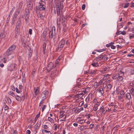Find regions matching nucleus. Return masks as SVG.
I'll return each instance as SVG.
<instances>
[{
  "instance_id": "nucleus-16",
  "label": "nucleus",
  "mask_w": 134,
  "mask_h": 134,
  "mask_svg": "<svg viewBox=\"0 0 134 134\" xmlns=\"http://www.w3.org/2000/svg\"><path fill=\"white\" fill-rule=\"evenodd\" d=\"M41 125V121L38 123L37 122V123L35 126V130H37L38 129L39 127Z\"/></svg>"
},
{
  "instance_id": "nucleus-26",
  "label": "nucleus",
  "mask_w": 134,
  "mask_h": 134,
  "mask_svg": "<svg viewBox=\"0 0 134 134\" xmlns=\"http://www.w3.org/2000/svg\"><path fill=\"white\" fill-rule=\"evenodd\" d=\"M47 35V33L46 31H44L42 35V37L44 38H45Z\"/></svg>"
},
{
  "instance_id": "nucleus-4",
  "label": "nucleus",
  "mask_w": 134,
  "mask_h": 134,
  "mask_svg": "<svg viewBox=\"0 0 134 134\" xmlns=\"http://www.w3.org/2000/svg\"><path fill=\"white\" fill-rule=\"evenodd\" d=\"M58 4L57 5V15H60V17H62V15L61 13H62V11L63 10V8H62V6H61L60 7H59V3H58Z\"/></svg>"
},
{
  "instance_id": "nucleus-20",
  "label": "nucleus",
  "mask_w": 134,
  "mask_h": 134,
  "mask_svg": "<svg viewBox=\"0 0 134 134\" xmlns=\"http://www.w3.org/2000/svg\"><path fill=\"white\" fill-rule=\"evenodd\" d=\"M98 91L102 95L104 93V91L103 89L102 88H100L98 90Z\"/></svg>"
},
{
  "instance_id": "nucleus-12",
  "label": "nucleus",
  "mask_w": 134,
  "mask_h": 134,
  "mask_svg": "<svg viewBox=\"0 0 134 134\" xmlns=\"http://www.w3.org/2000/svg\"><path fill=\"white\" fill-rule=\"evenodd\" d=\"M99 111L100 112H101L102 113L104 114L107 112V110L102 106L100 108Z\"/></svg>"
},
{
  "instance_id": "nucleus-37",
  "label": "nucleus",
  "mask_w": 134,
  "mask_h": 134,
  "mask_svg": "<svg viewBox=\"0 0 134 134\" xmlns=\"http://www.w3.org/2000/svg\"><path fill=\"white\" fill-rule=\"evenodd\" d=\"M19 29H20L18 27L17 28H16V32H15L16 34H17L18 35H19Z\"/></svg>"
},
{
  "instance_id": "nucleus-2",
  "label": "nucleus",
  "mask_w": 134,
  "mask_h": 134,
  "mask_svg": "<svg viewBox=\"0 0 134 134\" xmlns=\"http://www.w3.org/2000/svg\"><path fill=\"white\" fill-rule=\"evenodd\" d=\"M124 75V73L120 71L119 73L113 75L112 78L113 79H116L118 81H121L123 79L122 76Z\"/></svg>"
},
{
  "instance_id": "nucleus-38",
  "label": "nucleus",
  "mask_w": 134,
  "mask_h": 134,
  "mask_svg": "<svg viewBox=\"0 0 134 134\" xmlns=\"http://www.w3.org/2000/svg\"><path fill=\"white\" fill-rule=\"evenodd\" d=\"M109 70V68L105 67L103 68L102 71H107Z\"/></svg>"
},
{
  "instance_id": "nucleus-34",
  "label": "nucleus",
  "mask_w": 134,
  "mask_h": 134,
  "mask_svg": "<svg viewBox=\"0 0 134 134\" xmlns=\"http://www.w3.org/2000/svg\"><path fill=\"white\" fill-rule=\"evenodd\" d=\"M62 17H60V18L59 19V20H58V18L57 19V25L58 26H59L60 25V20L62 18Z\"/></svg>"
},
{
  "instance_id": "nucleus-64",
  "label": "nucleus",
  "mask_w": 134,
  "mask_h": 134,
  "mask_svg": "<svg viewBox=\"0 0 134 134\" xmlns=\"http://www.w3.org/2000/svg\"><path fill=\"white\" fill-rule=\"evenodd\" d=\"M131 75H133L134 74V70H131L130 72Z\"/></svg>"
},
{
  "instance_id": "nucleus-40",
  "label": "nucleus",
  "mask_w": 134,
  "mask_h": 134,
  "mask_svg": "<svg viewBox=\"0 0 134 134\" xmlns=\"http://www.w3.org/2000/svg\"><path fill=\"white\" fill-rule=\"evenodd\" d=\"M133 38H134V34H130L129 35V39H131Z\"/></svg>"
},
{
  "instance_id": "nucleus-23",
  "label": "nucleus",
  "mask_w": 134,
  "mask_h": 134,
  "mask_svg": "<svg viewBox=\"0 0 134 134\" xmlns=\"http://www.w3.org/2000/svg\"><path fill=\"white\" fill-rule=\"evenodd\" d=\"M38 8L40 10L42 11L44 10L45 9V6H43L41 5H39L38 6Z\"/></svg>"
},
{
  "instance_id": "nucleus-61",
  "label": "nucleus",
  "mask_w": 134,
  "mask_h": 134,
  "mask_svg": "<svg viewBox=\"0 0 134 134\" xmlns=\"http://www.w3.org/2000/svg\"><path fill=\"white\" fill-rule=\"evenodd\" d=\"M11 87L12 90L13 91H15V89L14 87L13 86H11Z\"/></svg>"
},
{
  "instance_id": "nucleus-44",
  "label": "nucleus",
  "mask_w": 134,
  "mask_h": 134,
  "mask_svg": "<svg viewBox=\"0 0 134 134\" xmlns=\"http://www.w3.org/2000/svg\"><path fill=\"white\" fill-rule=\"evenodd\" d=\"M15 90H16V92L18 93H20L21 92H22V91H20V90H19V89H18V88H16Z\"/></svg>"
},
{
  "instance_id": "nucleus-33",
  "label": "nucleus",
  "mask_w": 134,
  "mask_h": 134,
  "mask_svg": "<svg viewBox=\"0 0 134 134\" xmlns=\"http://www.w3.org/2000/svg\"><path fill=\"white\" fill-rule=\"evenodd\" d=\"M112 87L111 85L110 84H109L107 86V88L108 90H111Z\"/></svg>"
},
{
  "instance_id": "nucleus-60",
  "label": "nucleus",
  "mask_w": 134,
  "mask_h": 134,
  "mask_svg": "<svg viewBox=\"0 0 134 134\" xmlns=\"http://www.w3.org/2000/svg\"><path fill=\"white\" fill-rule=\"evenodd\" d=\"M83 103L84 102H83L82 101L79 104V106H82L83 104Z\"/></svg>"
},
{
  "instance_id": "nucleus-18",
  "label": "nucleus",
  "mask_w": 134,
  "mask_h": 134,
  "mask_svg": "<svg viewBox=\"0 0 134 134\" xmlns=\"http://www.w3.org/2000/svg\"><path fill=\"white\" fill-rule=\"evenodd\" d=\"M21 22L20 19H18V21L16 24V28H17L18 27H19L20 29V25L21 24Z\"/></svg>"
},
{
  "instance_id": "nucleus-30",
  "label": "nucleus",
  "mask_w": 134,
  "mask_h": 134,
  "mask_svg": "<svg viewBox=\"0 0 134 134\" xmlns=\"http://www.w3.org/2000/svg\"><path fill=\"white\" fill-rule=\"evenodd\" d=\"M60 116L59 117V118L60 119L63 118V116H64V114L63 112L62 111H60Z\"/></svg>"
},
{
  "instance_id": "nucleus-47",
  "label": "nucleus",
  "mask_w": 134,
  "mask_h": 134,
  "mask_svg": "<svg viewBox=\"0 0 134 134\" xmlns=\"http://www.w3.org/2000/svg\"><path fill=\"white\" fill-rule=\"evenodd\" d=\"M105 51V49H99V50H96V51L98 52H101L103 51Z\"/></svg>"
},
{
  "instance_id": "nucleus-48",
  "label": "nucleus",
  "mask_w": 134,
  "mask_h": 134,
  "mask_svg": "<svg viewBox=\"0 0 134 134\" xmlns=\"http://www.w3.org/2000/svg\"><path fill=\"white\" fill-rule=\"evenodd\" d=\"M98 109V107L97 106H95L93 108V110L95 111H96Z\"/></svg>"
},
{
  "instance_id": "nucleus-42",
  "label": "nucleus",
  "mask_w": 134,
  "mask_h": 134,
  "mask_svg": "<svg viewBox=\"0 0 134 134\" xmlns=\"http://www.w3.org/2000/svg\"><path fill=\"white\" fill-rule=\"evenodd\" d=\"M8 94H9L12 95L13 97H14L15 96V94L12 91L9 92L8 93Z\"/></svg>"
},
{
  "instance_id": "nucleus-5",
  "label": "nucleus",
  "mask_w": 134,
  "mask_h": 134,
  "mask_svg": "<svg viewBox=\"0 0 134 134\" xmlns=\"http://www.w3.org/2000/svg\"><path fill=\"white\" fill-rule=\"evenodd\" d=\"M55 67L54 66L52 62H49L48 65L46 70L48 72H49Z\"/></svg>"
},
{
  "instance_id": "nucleus-62",
  "label": "nucleus",
  "mask_w": 134,
  "mask_h": 134,
  "mask_svg": "<svg viewBox=\"0 0 134 134\" xmlns=\"http://www.w3.org/2000/svg\"><path fill=\"white\" fill-rule=\"evenodd\" d=\"M121 34L122 35H125L126 33L125 31H121Z\"/></svg>"
},
{
  "instance_id": "nucleus-11",
  "label": "nucleus",
  "mask_w": 134,
  "mask_h": 134,
  "mask_svg": "<svg viewBox=\"0 0 134 134\" xmlns=\"http://www.w3.org/2000/svg\"><path fill=\"white\" fill-rule=\"evenodd\" d=\"M83 95V94H78L77 93L75 96V98H78L79 99L81 98V99H83V98L82 97Z\"/></svg>"
},
{
  "instance_id": "nucleus-1",
  "label": "nucleus",
  "mask_w": 134,
  "mask_h": 134,
  "mask_svg": "<svg viewBox=\"0 0 134 134\" xmlns=\"http://www.w3.org/2000/svg\"><path fill=\"white\" fill-rule=\"evenodd\" d=\"M70 42V41L69 40H67L66 41L64 39H62L59 43L58 50H61L64 47L66 48L69 46Z\"/></svg>"
},
{
  "instance_id": "nucleus-28",
  "label": "nucleus",
  "mask_w": 134,
  "mask_h": 134,
  "mask_svg": "<svg viewBox=\"0 0 134 134\" xmlns=\"http://www.w3.org/2000/svg\"><path fill=\"white\" fill-rule=\"evenodd\" d=\"M91 65L94 67H97L99 65L97 62H93L91 63Z\"/></svg>"
},
{
  "instance_id": "nucleus-35",
  "label": "nucleus",
  "mask_w": 134,
  "mask_h": 134,
  "mask_svg": "<svg viewBox=\"0 0 134 134\" xmlns=\"http://www.w3.org/2000/svg\"><path fill=\"white\" fill-rule=\"evenodd\" d=\"M40 5L41 6H45L44 5V2L42 1V0L40 1L39 2Z\"/></svg>"
},
{
  "instance_id": "nucleus-10",
  "label": "nucleus",
  "mask_w": 134,
  "mask_h": 134,
  "mask_svg": "<svg viewBox=\"0 0 134 134\" xmlns=\"http://www.w3.org/2000/svg\"><path fill=\"white\" fill-rule=\"evenodd\" d=\"M89 88L88 87L86 89H84L82 88V90L81 91H79L76 92V93H78V94H82L83 93V95H85L87 92L86 91Z\"/></svg>"
},
{
  "instance_id": "nucleus-56",
  "label": "nucleus",
  "mask_w": 134,
  "mask_h": 134,
  "mask_svg": "<svg viewBox=\"0 0 134 134\" xmlns=\"http://www.w3.org/2000/svg\"><path fill=\"white\" fill-rule=\"evenodd\" d=\"M85 122V120L84 119H81L80 122H79V123L80 124H82Z\"/></svg>"
},
{
  "instance_id": "nucleus-15",
  "label": "nucleus",
  "mask_w": 134,
  "mask_h": 134,
  "mask_svg": "<svg viewBox=\"0 0 134 134\" xmlns=\"http://www.w3.org/2000/svg\"><path fill=\"white\" fill-rule=\"evenodd\" d=\"M16 47V45H14V44H13L12 46H11L8 48V49H9L10 50H11V51L13 52V51L15 49Z\"/></svg>"
},
{
  "instance_id": "nucleus-46",
  "label": "nucleus",
  "mask_w": 134,
  "mask_h": 134,
  "mask_svg": "<svg viewBox=\"0 0 134 134\" xmlns=\"http://www.w3.org/2000/svg\"><path fill=\"white\" fill-rule=\"evenodd\" d=\"M89 98V99H92L93 96V94L92 93H90L88 95Z\"/></svg>"
},
{
  "instance_id": "nucleus-6",
  "label": "nucleus",
  "mask_w": 134,
  "mask_h": 134,
  "mask_svg": "<svg viewBox=\"0 0 134 134\" xmlns=\"http://www.w3.org/2000/svg\"><path fill=\"white\" fill-rule=\"evenodd\" d=\"M82 86L80 84H77L72 89V91L75 92L76 91H79L80 90H81Z\"/></svg>"
},
{
  "instance_id": "nucleus-13",
  "label": "nucleus",
  "mask_w": 134,
  "mask_h": 134,
  "mask_svg": "<svg viewBox=\"0 0 134 134\" xmlns=\"http://www.w3.org/2000/svg\"><path fill=\"white\" fill-rule=\"evenodd\" d=\"M13 52L10 50L9 49H8L6 53V56L8 58V57L9 55L12 54V53Z\"/></svg>"
},
{
  "instance_id": "nucleus-7",
  "label": "nucleus",
  "mask_w": 134,
  "mask_h": 134,
  "mask_svg": "<svg viewBox=\"0 0 134 134\" xmlns=\"http://www.w3.org/2000/svg\"><path fill=\"white\" fill-rule=\"evenodd\" d=\"M22 94L20 96L17 95L16 96V99L18 101H20L21 100L24 101L25 99V94L24 92H22Z\"/></svg>"
},
{
  "instance_id": "nucleus-29",
  "label": "nucleus",
  "mask_w": 134,
  "mask_h": 134,
  "mask_svg": "<svg viewBox=\"0 0 134 134\" xmlns=\"http://www.w3.org/2000/svg\"><path fill=\"white\" fill-rule=\"evenodd\" d=\"M46 45V43H44L43 44V53L44 54L45 53Z\"/></svg>"
},
{
  "instance_id": "nucleus-53",
  "label": "nucleus",
  "mask_w": 134,
  "mask_h": 134,
  "mask_svg": "<svg viewBox=\"0 0 134 134\" xmlns=\"http://www.w3.org/2000/svg\"><path fill=\"white\" fill-rule=\"evenodd\" d=\"M22 44L24 45L25 46L26 44V42L25 40H23L22 42Z\"/></svg>"
},
{
  "instance_id": "nucleus-52",
  "label": "nucleus",
  "mask_w": 134,
  "mask_h": 134,
  "mask_svg": "<svg viewBox=\"0 0 134 134\" xmlns=\"http://www.w3.org/2000/svg\"><path fill=\"white\" fill-rule=\"evenodd\" d=\"M107 82L105 81L104 83H103V87L104 88H105L106 86H107Z\"/></svg>"
},
{
  "instance_id": "nucleus-50",
  "label": "nucleus",
  "mask_w": 134,
  "mask_h": 134,
  "mask_svg": "<svg viewBox=\"0 0 134 134\" xmlns=\"http://www.w3.org/2000/svg\"><path fill=\"white\" fill-rule=\"evenodd\" d=\"M129 3H126L125 5L124 6V8H126L129 5Z\"/></svg>"
},
{
  "instance_id": "nucleus-45",
  "label": "nucleus",
  "mask_w": 134,
  "mask_h": 134,
  "mask_svg": "<svg viewBox=\"0 0 134 134\" xmlns=\"http://www.w3.org/2000/svg\"><path fill=\"white\" fill-rule=\"evenodd\" d=\"M59 61H58V59H57L55 62V67H56V66L59 63Z\"/></svg>"
},
{
  "instance_id": "nucleus-41",
  "label": "nucleus",
  "mask_w": 134,
  "mask_h": 134,
  "mask_svg": "<svg viewBox=\"0 0 134 134\" xmlns=\"http://www.w3.org/2000/svg\"><path fill=\"white\" fill-rule=\"evenodd\" d=\"M15 9V7H13L12 10L10 11V14H12L14 12Z\"/></svg>"
},
{
  "instance_id": "nucleus-51",
  "label": "nucleus",
  "mask_w": 134,
  "mask_h": 134,
  "mask_svg": "<svg viewBox=\"0 0 134 134\" xmlns=\"http://www.w3.org/2000/svg\"><path fill=\"white\" fill-rule=\"evenodd\" d=\"M37 16L39 18H42L43 17V15L41 14L38 13L37 14Z\"/></svg>"
},
{
  "instance_id": "nucleus-17",
  "label": "nucleus",
  "mask_w": 134,
  "mask_h": 134,
  "mask_svg": "<svg viewBox=\"0 0 134 134\" xmlns=\"http://www.w3.org/2000/svg\"><path fill=\"white\" fill-rule=\"evenodd\" d=\"M28 4V8L30 10H32V5L31 2H29Z\"/></svg>"
},
{
  "instance_id": "nucleus-39",
  "label": "nucleus",
  "mask_w": 134,
  "mask_h": 134,
  "mask_svg": "<svg viewBox=\"0 0 134 134\" xmlns=\"http://www.w3.org/2000/svg\"><path fill=\"white\" fill-rule=\"evenodd\" d=\"M5 110H7L9 109V107L6 105H4L3 106Z\"/></svg>"
},
{
  "instance_id": "nucleus-57",
  "label": "nucleus",
  "mask_w": 134,
  "mask_h": 134,
  "mask_svg": "<svg viewBox=\"0 0 134 134\" xmlns=\"http://www.w3.org/2000/svg\"><path fill=\"white\" fill-rule=\"evenodd\" d=\"M85 4H83L82 5V9L83 10L85 9Z\"/></svg>"
},
{
  "instance_id": "nucleus-19",
  "label": "nucleus",
  "mask_w": 134,
  "mask_h": 134,
  "mask_svg": "<svg viewBox=\"0 0 134 134\" xmlns=\"http://www.w3.org/2000/svg\"><path fill=\"white\" fill-rule=\"evenodd\" d=\"M126 98L129 100H130L131 98L130 94L128 92L126 94Z\"/></svg>"
},
{
  "instance_id": "nucleus-54",
  "label": "nucleus",
  "mask_w": 134,
  "mask_h": 134,
  "mask_svg": "<svg viewBox=\"0 0 134 134\" xmlns=\"http://www.w3.org/2000/svg\"><path fill=\"white\" fill-rule=\"evenodd\" d=\"M62 24L63 26V27L64 28L66 26V24H65V23L64 21H63L62 22Z\"/></svg>"
},
{
  "instance_id": "nucleus-21",
  "label": "nucleus",
  "mask_w": 134,
  "mask_h": 134,
  "mask_svg": "<svg viewBox=\"0 0 134 134\" xmlns=\"http://www.w3.org/2000/svg\"><path fill=\"white\" fill-rule=\"evenodd\" d=\"M96 71L92 70H89L88 71V73L90 74L95 75L96 73Z\"/></svg>"
},
{
  "instance_id": "nucleus-8",
  "label": "nucleus",
  "mask_w": 134,
  "mask_h": 134,
  "mask_svg": "<svg viewBox=\"0 0 134 134\" xmlns=\"http://www.w3.org/2000/svg\"><path fill=\"white\" fill-rule=\"evenodd\" d=\"M49 94V92L47 91H45L43 92L41 94V96L43 100H44L47 97Z\"/></svg>"
},
{
  "instance_id": "nucleus-36",
  "label": "nucleus",
  "mask_w": 134,
  "mask_h": 134,
  "mask_svg": "<svg viewBox=\"0 0 134 134\" xmlns=\"http://www.w3.org/2000/svg\"><path fill=\"white\" fill-rule=\"evenodd\" d=\"M48 120L49 121L51 122L52 123H54V120L50 117H49L48 118Z\"/></svg>"
},
{
  "instance_id": "nucleus-43",
  "label": "nucleus",
  "mask_w": 134,
  "mask_h": 134,
  "mask_svg": "<svg viewBox=\"0 0 134 134\" xmlns=\"http://www.w3.org/2000/svg\"><path fill=\"white\" fill-rule=\"evenodd\" d=\"M74 112L75 113H77L78 112H80L79 108H76L74 111Z\"/></svg>"
},
{
  "instance_id": "nucleus-27",
  "label": "nucleus",
  "mask_w": 134,
  "mask_h": 134,
  "mask_svg": "<svg viewBox=\"0 0 134 134\" xmlns=\"http://www.w3.org/2000/svg\"><path fill=\"white\" fill-rule=\"evenodd\" d=\"M44 134H51V132L49 131H47L46 130H44L43 131Z\"/></svg>"
},
{
  "instance_id": "nucleus-31",
  "label": "nucleus",
  "mask_w": 134,
  "mask_h": 134,
  "mask_svg": "<svg viewBox=\"0 0 134 134\" xmlns=\"http://www.w3.org/2000/svg\"><path fill=\"white\" fill-rule=\"evenodd\" d=\"M63 117L62 118H63L62 119L60 120V121H66V114H64Z\"/></svg>"
},
{
  "instance_id": "nucleus-14",
  "label": "nucleus",
  "mask_w": 134,
  "mask_h": 134,
  "mask_svg": "<svg viewBox=\"0 0 134 134\" xmlns=\"http://www.w3.org/2000/svg\"><path fill=\"white\" fill-rule=\"evenodd\" d=\"M34 91L35 94L37 95L39 93V87H36L34 88Z\"/></svg>"
},
{
  "instance_id": "nucleus-9",
  "label": "nucleus",
  "mask_w": 134,
  "mask_h": 134,
  "mask_svg": "<svg viewBox=\"0 0 134 134\" xmlns=\"http://www.w3.org/2000/svg\"><path fill=\"white\" fill-rule=\"evenodd\" d=\"M105 57H103L102 55H100L99 56L96 58L94 59V60H96L97 61H99L101 60L102 59H104V60H107L108 57L106 58V59H105Z\"/></svg>"
},
{
  "instance_id": "nucleus-58",
  "label": "nucleus",
  "mask_w": 134,
  "mask_h": 134,
  "mask_svg": "<svg viewBox=\"0 0 134 134\" xmlns=\"http://www.w3.org/2000/svg\"><path fill=\"white\" fill-rule=\"evenodd\" d=\"M81 118H77L76 119V120L78 122H80L81 121Z\"/></svg>"
},
{
  "instance_id": "nucleus-55",
  "label": "nucleus",
  "mask_w": 134,
  "mask_h": 134,
  "mask_svg": "<svg viewBox=\"0 0 134 134\" xmlns=\"http://www.w3.org/2000/svg\"><path fill=\"white\" fill-rule=\"evenodd\" d=\"M7 100L8 102L9 103H11V101L9 98H7Z\"/></svg>"
},
{
  "instance_id": "nucleus-25",
  "label": "nucleus",
  "mask_w": 134,
  "mask_h": 134,
  "mask_svg": "<svg viewBox=\"0 0 134 134\" xmlns=\"http://www.w3.org/2000/svg\"><path fill=\"white\" fill-rule=\"evenodd\" d=\"M49 30V38H52L53 37L52 29Z\"/></svg>"
},
{
  "instance_id": "nucleus-32",
  "label": "nucleus",
  "mask_w": 134,
  "mask_h": 134,
  "mask_svg": "<svg viewBox=\"0 0 134 134\" xmlns=\"http://www.w3.org/2000/svg\"><path fill=\"white\" fill-rule=\"evenodd\" d=\"M130 92L132 95L134 96V89L133 88H132L130 90Z\"/></svg>"
},
{
  "instance_id": "nucleus-3",
  "label": "nucleus",
  "mask_w": 134,
  "mask_h": 134,
  "mask_svg": "<svg viewBox=\"0 0 134 134\" xmlns=\"http://www.w3.org/2000/svg\"><path fill=\"white\" fill-rule=\"evenodd\" d=\"M23 5V2L22 1L20 2L18 6V8L17 10H16L15 14H14V18H16L18 15L20 11L22 8Z\"/></svg>"
},
{
  "instance_id": "nucleus-59",
  "label": "nucleus",
  "mask_w": 134,
  "mask_h": 134,
  "mask_svg": "<svg viewBox=\"0 0 134 134\" xmlns=\"http://www.w3.org/2000/svg\"><path fill=\"white\" fill-rule=\"evenodd\" d=\"M29 34L31 35L32 34V30L31 29H30L29 30Z\"/></svg>"
},
{
  "instance_id": "nucleus-63",
  "label": "nucleus",
  "mask_w": 134,
  "mask_h": 134,
  "mask_svg": "<svg viewBox=\"0 0 134 134\" xmlns=\"http://www.w3.org/2000/svg\"><path fill=\"white\" fill-rule=\"evenodd\" d=\"M31 133V131L29 130H27L26 131V134H30Z\"/></svg>"
},
{
  "instance_id": "nucleus-22",
  "label": "nucleus",
  "mask_w": 134,
  "mask_h": 134,
  "mask_svg": "<svg viewBox=\"0 0 134 134\" xmlns=\"http://www.w3.org/2000/svg\"><path fill=\"white\" fill-rule=\"evenodd\" d=\"M57 71L56 70H54L51 72V77H53L56 75Z\"/></svg>"
},
{
  "instance_id": "nucleus-49",
  "label": "nucleus",
  "mask_w": 134,
  "mask_h": 134,
  "mask_svg": "<svg viewBox=\"0 0 134 134\" xmlns=\"http://www.w3.org/2000/svg\"><path fill=\"white\" fill-rule=\"evenodd\" d=\"M46 105H43V107L42 108L41 111H42L43 112L45 109L46 108Z\"/></svg>"
},
{
  "instance_id": "nucleus-24",
  "label": "nucleus",
  "mask_w": 134,
  "mask_h": 134,
  "mask_svg": "<svg viewBox=\"0 0 134 134\" xmlns=\"http://www.w3.org/2000/svg\"><path fill=\"white\" fill-rule=\"evenodd\" d=\"M110 76V75L107 74L106 75H104L103 77V79H102V80H103V81H104L107 78V77H108L109 76Z\"/></svg>"
}]
</instances>
